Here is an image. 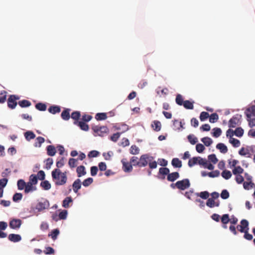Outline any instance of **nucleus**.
<instances>
[{
    "label": "nucleus",
    "instance_id": "obj_1",
    "mask_svg": "<svg viewBox=\"0 0 255 255\" xmlns=\"http://www.w3.org/2000/svg\"><path fill=\"white\" fill-rule=\"evenodd\" d=\"M51 176L55 184L61 186L65 184L67 181L66 172H62L59 169H54L51 173Z\"/></svg>",
    "mask_w": 255,
    "mask_h": 255
},
{
    "label": "nucleus",
    "instance_id": "obj_2",
    "mask_svg": "<svg viewBox=\"0 0 255 255\" xmlns=\"http://www.w3.org/2000/svg\"><path fill=\"white\" fill-rule=\"evenodd\" d=\"M92 129L96 133L95 136L99 135L101 136H104L109 131V129L105 126H95L92 127Z\"/></svg>",
    "mask_w": 255,
    "mask_h": 255
},
{
    "label": "nucleus",
    "instance_id": "obj_3",
    "mask_svg": "<svg viewBox=\"0 0 255 255\" xmlns=\"http://www.w3.org/2000/svg\"><path fill=\"white\" fill-rule=\"evenodd\" d=\"M49 201L46 199L42 198L36 205L35 208L39 212H41L45 209H48L49 208Z\"/></svg>",
    "mask_w": 255,
    "mask_h": 255
},
{
    "label": "nucleus",
    "instance_id": "obj_4",
    "mask_svg": "<svg viewBox=\"0 0 255 255\" xmlns=\"http://www.w3.org/2000/svg\"><path fill=\"white\" fill-rule=\"evenodd\" d=\"M151 159H153V157L147 154L142 155L139 160V167H145L148 164V162L151 161Z\"/></svg>",
    "mask_w": 255,
    "mask_h": 255
},
{
    "label": "nucleus",
    "instance_id": "obj_5",
    "mask_svg": "<svg viewBox=\"0 0 255 255\" xmlns=\"http://www.w3.org/2000/svg\"><path fill=\"white\" fill-rule=\"evenodd\" d=\"M176 185H177V189L181 190H184L190 187V183L188 179H184L182 180L177 181Z\"/></svg>",
    "mask_w": 255,
    "mask_h": 255
},
{
    "label": "nucleus",
    "instance_id": "obj_6",
    "mask_svg": "<svg viewBox=\"0 0 255 255\" xmlns=\"http://www.w3.org/2000/svg\"><path fill=\"white\" fill-rule=\"evenodd\" d=\"M240 225L237 226V229L241 233H245L246 230H249V223L246 219H243L240 222Z\"/></svg>",
    "mask_w": 255,
    "mask_h": 255
},
{
    "label": "nucleus",
    "instance_id": "obj_7",
    "mask_svg": "<svg viewBox=\"0 0 255 255\" xmlns=\"http://www.w3.org/2000/svg\"><path fill=\"white\" fill-rule=\"evenodd\" d=\"M241 118L242 116L238 114L233 117L229 121V127L230 128H235L240 123Z\"/></svg>",
    "mask_w": 255,
    "mask_h": 255
},
{
    "label": "nucleus",
    "instance_id": "obj_8",
    "mask_svg": "<svg viewBox=\"0 0 255 255\" xmlns=\"http://www.w3.org/2000/svg\"><path fill=\"white\" fill-rule=\"evenodd\" d=\"M19 98L16 97L15 95H10L7 100L8 107L11 109H14L17 105L16 101Z\"/></svg>",
    "mask_w": 255,
    "mask_h": 255
},
{
    "label": "nucleus",
    "instance_id": "obj_9",
    "mask_svg": "<svg viewBox=\"0 0 255 255\" xmlns=\"http://www.w3.org/2000/svg\"><path fill=\"white\" fill-rule=\"evenodd\" d=\"M22 222L20 219H13L9 222V226L12 229H19L21 225Z\"/></svg>",
    "mask_w": 255,
    "mask_h": 255
},
{
    "label": "nucleus",
    "instance_id": "obj_10",
    "mask_svg": "<svg viewBox=\"0 0 255 255\" xmlns=\"http://www.w3.org/2000/svg\"><path fill=\"white\" fill-rule=\"evenodd\" d=\"M245 113L247 118H255V106H252L247 109Z\"/></svg>",
    "mask_w": 255,
    "mask_h": 255
},
{
    "label": "nucleus",
    "instance_id": "obj_11",
    "mask_svg": "<svg viewBox=\"0 0 255 255\" xmlns=\"http://www.w3.org/2000/svg\"><path fill=\"white\" fill-rule=\"evenodd\" d=\"M81 181L80 179H77L74 181L72 184V188L74 193L77 194L80 189L81 188Z\"/></svg>",
    "mask_w": 255,
    "mask_h": 255
},
{
    "label": "nucleus",
    "instance_id": "obj_12",
    "mask_svg": "<svg viewBox=\"0 0 255 255\" xmlns=\"http://www.w3.org/2000/svg\"><path fill=\"white\" fill-rule=\"evenodd\" d=\"M34 185L32 184L31 182H27L26 183L25 188L24 190V192L26 194H27L30 192H32L36 190V188L35 186H33Z\"/></svg>",
    "mask_w": 255,
    "mask_h": 255
},
{
    "label": "nucleus",
    "instance_id": "obj_13",
    "mask_svg": "<svg viewBox=\"0 0 255 255\" xmlns=\"http://www.w3.org/2000/svg\"><path fill=\"white\" fill-rule=\"evenodd\" d=\"M8 239L11 242L16 243L19 242L21 240V237L18 234H10L8 235Z\"/></svg>",
    "mask_w": 255,
    "mask_h": 255
},
{
    "label": "nucleus",
    "instance_id": "obj_14",
    "mask_svg": "<svg viewBox=\"0 0 255 255\" xmlns=\"http://www.w3.org/2000/svg\"><path fill=\"white\" fill-rule=\"evenodd\" d=\"M179 177V174L177 172H172L171 173H169L167 175V179L171 182H173L178 179Z\"/></svg>",
    "mask_w": 255,
    "mask_h": 255
},
{
    "label": "nucleus",
    "instance_id": "obj_15",
    "mask_svg": "<svg viewBox=\"0 0 255 255\" xmlns=\"http://www.w3.org/2000/svg\"><path fill=\"white\" fill-rule=\"evenodd\" d=\"M47 154L48 155L53 156L55 155L56 150L54 146L52 145H48L46 147Z\"/></svg>",
    "mask_w": 255,
    "mask_h": 255
},
{
    "label": "nucleus",
    "instance_id": "obj_16",
    "mask_svg": "<svg viewBox=\"0 0 255 255\" xmlns=\"http://www.w3.org/2000/svg\"><path fill=\"white\" fill-rule=\"evenodd\" d=\"M76 171L78 177H80L86 174L85 167L83 165H80L77 168Z\"/></svg>",
    "mask_w": 255,
    "mask_h": 255
},
{
    "label": "nucleus",
    "instance_id": "obj_17",
    "mask_svg": "<svg viewBox=\"0 0 255 255\" xmlns=\"http://www.w3.org/2000/svg\"><path fill=\"white\" fill-rule=\"evenodd\" d=\"M122 162L123 163L124 170L125 172H130L132 171V166L130 162H126L123 160H122Z\"/></svg>",
    "mask_w": 255,
    "mask_h": 255
},
{
    "label": "nucleus",
    "instance_id": "obj_18",
    "mask_svg": "<svg viewBox=\"0 0 255 255\" xmlns=\"http://www.w3.org/2000/svg\"><path fill=\"white\" fill-rule=\"evenodd\" d=\"M73 200L71 196L65 198L62 202V206L65 208L69 207V204L72 203Z\"/></svg>",
    "mask_w": 255,
    "mask_h": 255
},
{
    "label": "nucleus",
    "instance_id": "obj_19",
    "mask_svg": "<svg viewBox=\"0 0 255 255\" xmlns=\"http://www.w3.org/2000/svg\"><path fill=\"white\" fill-rule=\"evenodd\" d=\"M216 148L220 150V152L223 153H226L228 151L227 147L223 143H219L217 144Z\"/></svg>",
    "mask_w": 255,
    "mask_h": 255
},
{
    "label": "nucleus",
    "instance_id": "obj_20",
    "mask_svg": "<svg viewBox=\"0 0 255 255\" xmlns=\"http://www.w3.org/2000/svg\"><path fill=\"white\" fill-rule=\"evenodd\" d=\"M70 110L69 109H67L64 110L61 113V118L63 120L65 121L68 120L70 118Z\"/></svg>",
    "mask_w": 255,
    "mask_h": 255
},
{
    "label": "nucleus",
    "instance_id": "obj_21",
    "mask_svg": "<svg viewBox=\"0 0 255 255\" xmlns=\"http://www.w3.org/2000/svg\"><path fill=\"white\" fill-rule=\"evenodd\" d=\"M60 110L61 109L60 107L58 106H52L48 109L49 112L52 114L59 113L60 112Z\"/></svg>",
    "mask_w": 255,
    "mask_h": 255
},
{
    "label": "nucleus",
    "instance_id": "obj_22",
    "mask_svg": "<svg viewBox=\"0 0 255 255\" xmlns=\"http://www.w3.org/2000/svg\"><path fill=\"white\" fill-rule=\"evenodd\" d=\"M24 136L27 140L30 141L35 137V135L32 131H27L24 133Z\"/></svg>",
    "mask_w": 255,
    "mask_h": 255
},
{
    "label": "nucleus",
    "instance_id": "obj_23",
    "mask_svg": "<svg viewBox=\"0 0 255 255\" xmlns=\"http://www.w3.org/2000/svg\"><path fill=\"white\" fill-rule=\"evenodd\" d=\"M171 164L174 167L180 168L182 166L181 161L177 158H174L172 160Z\"/></svg>",
    "mask_w": 255,
    "mask_h": 255
},
{
    "label": "nucleus",
    "instance_id": "obj_24",
    "mask_svg": "<svg viewBox=\"0 0 255 255\" xmlns=\"http://www.w3.org/2000/svg\"><path fill=\"white\" fill-rule=\"evenodd\" d=\"M95 118L97 121L105 120L107 118V114L105 113H97L95 116Z\"/></svg>",
    "mask_w": 255,
    "mask_h": 255
},
{
    "label": "nucleus",
    "instance_id": "obj_25",
    "mask_svg": "<svg viewBox=\"0 0 255 255\" xmlns=\"http://www.w3.org/2000/svg\"><path fill=\"white\" fill-rule=\"evenodd\" d=\"M132 166L139 167V160L136 156H132L130 160Z\"/></svg>",
    "mask_w": 255,
    "mask_h": 255
},
{
    "label": "nucleus",
    "instance_id": "obj_26",
    "mask_svg": "<svg viewBox=\"0 0 255 255\" xmlns=\"http://www.w3.org/2000/svg\"><path fill=\"white\" fill-rule=\"evenodd\" d=\"M18 105L21 107V108H26L29 107L31 103L30 101L26 100H23L21 101H19Z\"/></svg>",
    "mask_w": 255,
    "mask_h": 255
},
{
    "label": "nucleus",
    "instance_id": "obj_27",
    "mask_svg": "<svg viewBox=\"0 0 255 255\" xmlns=\"http://www.w3.org/2000/svg\"><path fill=\"white\" fill-rule=\"evenodd\" d=\"M229 141L235 147H238L240 146L241 142L238 139L231 137L230 138Z\"/></svg>",
    "mask_w": 255,
    "mask_h": 255
},
{
    "label": "nucleus",
    "instance_id": "obj_28",
    "mask_svg": "<svg viewBox=\"0 0 255 255\" xmlns=\"http://www.w3.org/2000/svg\"><path fill=\"white\" fill-rule=\"evenodd\" d=\"M183 106L186 109L192 110L194 108L193 102H191L189 100L185 101Z\"/></svg>",
    "mask_w": 255,
    "mask_h": 255
},
{
    "label": "nucleus",
    "instance_id": "obj_29",
    "mask_svg": "<svg viewBox=\"0 0 255 255\" xmlns=\"http://www.w3.org/2000/svg\"><path fill=\"white\" fill-rule=\"evenodd\" d=\"M232 172L234 175L241 174L243 173L244 169L240 166H237L234 167L232 170Z\"/></svg>",
    "mask_w": 255,
    "mask_h": 255
},
{
    "label": "nucleus",
    "instance_id": "obj_30",
    "mask_svg": "<svg viewBox=\"0 0 255 255\" xmlns=\"http://www.w3.org/2000/svg\"><path fill=\"white\" fill-rule=\"evenodd\" d=\"M152 127L154 130L158 131L161 129V123L158 121H154L152 124Z\"/></svg>",
    "mask_w": 255,
    "mask_h": 255
},
{
    "label": "nucleus",
    "instance_id": "obj_31",
    "mask_svg": "<svg viewBox=\"0 0 255 255\" xmlns=\"http://www.w3.org/2000/svg\"><path fill=\"white\" fill-rule=\"evenodd\" d=\"M41 186L43 189L48 190L51 188V184L47 180L42 181L40 183Z\"/></svg>",
    "mask_w": 255,
    "mask_h": 255
},
{
    "label": "nucleus",
    "instance_id": "obj_32",
    "mask_svg": "<svg viewBox=\"0 0 255 255\" xmlns=\"http://www.w3.org/2000/svg\"><path fill=\"white\" fill-rule=\"evenodd\" d=\"M17 185L19 190H25L26 182L23 179H19L17 181Z\"/></svg>",
    "mask_w": 255,
    "mask_h": 255
},
{
    "label": "nucleus",
    "instance_id": "obj_33",
    "mask_svg": "<svg viewBox=\"0 0 255 255\" xmlns=\"http://www.w3.org/2000/svg\"><path fill=\"white\" fill-rule=\"evenodd\" d=\"M59 233V230L58 229H56L52 231L50 234H49L48 236H50L53 240H55Z\"/></svg>",
    "mask_w": 255,
    "mask_h": 255
},
{
    "label": "nucleus",
    "instance_id": "obj_34",
    "mask_svg": "<svg viewBox=\"0 0 255 255\" xmlns=\"http://www.w3.org/2000/svg\"><path fill=\"white\" fill-rule=\"evenodd\" d=\"M130 153L133 155L138 154L139 153V149L136 145H132L130 148Z\"/></svg>",
    "mask_w": 255,
    "mask_h": 255
},
{
    "label": "nucleus",
    "instance_id": "obj_35",
    "mask_svg": "<svg viewBox=\"0 0 255 255\" xmlns=\"http://www.w3.org/2000/svg\"><path fill=\"white\" fill-rule=\"evenodd\" d=\"M201 141L207 146H210L213 143L212 139L209 137H204L202 138L201 139Z\"/></svg>",
    "mask_w": 255,
    "mask_h": 255
},
{
    "label": "nucleus",
    "instance_id": "obj_36",
    "mask_svg": "<svg viewBox=\"0 0 255 255\" xmlns=\"http://www.w3.org/2000/svg\"><path fill=\"white\" fill-rule=\"evenodd\" d=\"M221 175L226 180L230 179L232 176V173L231 171L228 170H224L222 172Z\"/></svg>",
    "mask_w": 255,
    "mask_h": 255
},
{
    "label": "nucleus",
    "instance_id": "obj_37",
    "mask_svg": "<svg viewBox=\"0 0 255 255\" xmlns=\"http://www.w3.org/2000/svg\"><path fill=\"white\" fill-rule=\"evenodd\" d=\"M196 195L197 196L200 197L203 199H207L209 197V193L206 191L196 193Z\"/></svg>",
    "mask_w": 255,
    "mask_h": 255
},
{
    "label": "nucleus",
    "instance_id": "obj_38",
    "mask_svg": "<svg viewBox=\"0 0 255 255\" xmlns=\"http://www.w3.org/2000/svg\"><path fill=\"white\" fill-rule=\"evenodd\" d=\"M175 101L177 104L179 106L183 105L184 103L183 98L180 94H177L176 97Z\"/></svg>",
    "mask_w": 255,
    "mask_h": 255
},
{
    "label": "nucleus",
    "instance_id": "obj_39",
    "mask_svg": "<svg viewBox=\"0 0 255 255\" xmlns=\"http://www.w3.org/2000/svg\"><path fill=\"white\" fill-rule=\"evenodd\" d=\"M45 141V139L41 136H38L36 139V142H35V146L40 147L41 144Z\"/></svg>",
    "mask_w": 255,
    "mask_h": 255
},
{
    "label": "nucleus",
    "instance_id": "obj_40",
    "mask_svg": "<svg viewBox=\"0 0 255 255\" xmlns=\"http://www.w3.org/2000/svg\"><path fill=\"white\" fill-rule=\"evenodd\" d=\"M187 138L190 143L193 145L196 143L198 141L197 138L192 134H190L188 135Z\"/></svg>",
    "mask_w": 255,
    "mask_h": 255
},
{
    "label": "nucleus",
    "instance_id": "obj_41",
    "mask_svg": "<svg viewBox=\"0 0 255 255\" xmlns=\"http://www.w3.org/2000/svg\"><path fill=\"white\" fill-rule=\"evenodd\" d=\"M219 117L217 114L213 113L209 116V121L211 123H214L217 121Z\"/></svg>",
    "mask_w": 255,
    "mask_h": 255
},
{
    "label": "nucleus",
    "instance_id": "obj_42",
    "mask_svg": "<svg viewBox=\"0 0 255 255\" xmlns=\"http://www.w3.org/2000/svg\"><path fill=\"white\" fill-rule=\"evenodd\" d=\"M78 124L81 129L84 131H88L89 130V126L85 122L80 121L78 123Z\"/></svg>",
    "mask_w": 255,
    "mask_h": 255
},
{
    "label": "nucleus",
    "instance_id": "obj_43",
    "mask_svg": "<svg viewBox=\"0 0 255 255\" xmlns=\"http://www.w3.org/2000/svg\"><path fill=\"white\" fill-rule=\"evenodd\" d=\"M197 164H198V157H194L190 159L188 162L189 167H192Z\"/></svg>",
    "mask_w": 255,
    "mask_h": 255
},
{
    "label": "nucleus",
    "instance_id": "obj_44",
    "mask_svg": "<svg viewBox=\"0 0 255 255\" xmlns=\"http://www.w3.org/2000/svg\"><path fill=\"white\" fill-rule=\"evenodd\" d=\"M35 108L41 111H44L46 110V105L42 103H39L36 104Z\"/></svg>",
    "mask_w": 255,
    "mask_h": 255
},
{
    "label": "nucleus",
    "instance_id": "obj_45",
    "mask_svg": "<svg viewBox=\"0 0 255 255\" xmlns=\"http://www.w3.org/2000/svg\"><path fill=\"white\" fill-rule=\"evenodd\" d=\"M213 136L215 137H218L222 133V130L221 128H215L213 129Z\"/></svg>",
    "mask_w": 255,
    "mask_h": 255
},
{
    "label": "nucleus",
    "instance_id": "obj_46",
    "mask_svg": "<svg viewBox=\"0 0 255 255\" xmlns=\"http://www.w3.org/2000/svg\"><path fill=\"white\" fill-rule=\"evenodd\" d=\"M234 133L238 137H241L244 134V130L242 128H237L234 131Z\"/></svg>",
    "mask_w": 255,
    "mask_h": 255
},
{
    "label": "nucleus",
    "instance_id": "obj_47",
    "mask_svg": "<svg viewBox=\"0 0 255 255\" xmlns=\"http://www.w3.org/2000/svg\"><path fill=\"white\" fill-rule=\"evenodd\" d=\"M93 182V179L91 177H89L86 179H85L83 182L82 184L85 187H88L90 185H91Z\"/></svg>",
    "mask_w": 255,
    "mask_h": 255
},
{
    "label": "nucleus",
    "instance_id": "obj_48",
    "mask_svg": "<svg viewBox=\"0 0 255 255\" xmlns=\"http://www.w3.org/2000/svg\"><path fill=\"white\" fill-rule=\"evenodd\" d=\"M254 183L252 181L244 182L243 183L244 188L246 190H249L250 189L253 187Z\"/></svg>",
    "mask_w": 255,
    "mask_h": 255
},
{
    "label": "nucleus",
    "instance_id": "obj_49",
    "mask_svg": "<svg viewBox=\"0 0 255 255\" xmlns=\"http://www.w3.org/2000/svg\"><path fill=\"white\" fill-rule=\"evenodd\" d=\"M239 154L242 156H246L247 155L250 154L249 150L247 148L242 147L239 151Z\"/></svg>",
    "mask_w": 255,
    "mask_h": 255
},
{
    "label": "nucleus",
    "instance_id": "obj_50",
    "mask_svg": "<svg viewBox=\"0 0 255 255\" xmlns=\"http://www.w3.org/2000/svg\"><path fill=\"white\" fill-rule=\"evenodd\" d=\"M22 198V194L20 193H16L14 194L12 197V200L14 202H17L21 200Z\"/></svg>",
    "mask_w": 255,
    "mask_h": 255
},
{
    "label": "nucleus",
    "instance_id": "obj_51",
    "mask_svg": "<svg viewBox=\"0 0 255 255\" xmlns=\"http://www.w3.org/2000/svg\"><path fill=\"white\" fill-rule=\"evenodd\" d=\"M29 182H31L33 185L37 183V177L34 174H31L29 177Z\"/></svg>",
    "mask_w": 255,
    "mask_h": 255
},
{
    "label": "nucleus",
    "instance_id": "obj_52",
    "mask_svg": "<svg viewBox=\"0 0 255 255\" xmlns=\"http://www.w3.org/2000/svg\"><path fill=\"white\" fill-rule=\"evenodd\" d=\"M208 118H209V114L208 113L206 112H202L201 113L200 115V119L201 121H204Z\"/></svg>",
    "mask_w": 255,
    "mask_h": 255
},
{
    "label": "nucleus",
    "instance_id": "obj_53",
    "mask_svg": "<svg viewBox=\"0 0 255 255\" xmlns=\"http://www.w3.org/2000/svg\"><path fill=\"white\" fill-rule=\"evenodd\" d=\"M77 159L75 158H70L68 162V164L71 168H74L77 166Z\"/></svg>",
    "mask_w": 255,
    "mask_h": 255
},
{
    "label": "nucleus",
    "instance_id": "obj_54",
    "mask_svg": "<svg viewBox=\"0 0 255 255\" xmlns=\"http://www.w3.org/2000/svg\"><path fill=\"white\" fill-rule=\"evenodd\" d=\"M230 221L229 216L228 214H224L221 218V222L223 224H227Z\"/></svg>",
    "mask_w": 255,
    "mask_h": 255
},
{
    "label": "nucleus",
    "instance_id": "obj_55",
    "mask_svg": "<svg viewBox=\"0 0 255 255\" xmlns=\"http://www.w3.org/2000/svg\"><path fill=\"white\" fill-rule=\"evenodd\" d=\"M169 169L166 167H161L159 168V173L162 175H168L169 174Z\"/></svg>",
    "mask_w": 255,
    "mask_h": 255
},
{
    "label": "nucleus",
    "instance_id": "obj_56",
    "mask_svg": "<svg viewBox=\"0 0 255 255\" xmlns=\"http://www.w3.org/2000/svg\"><path fill=\"white\" fill-rule=\"evenodd\" d=\"M215 202L213 198H209L208 199L206 205L210 208H213L215 207Z\"/></svg>",
    "mask_w": 255,
    "mask_h": 255
},
{
    "label": "nucleus",
    "instance_id": "obj_57",
    "mask_svg": "<svg viewBox=\"0 0 255 255\" xmlns=\"http://www.w3.org/2000/svg\"><path fill=\"white\" fill-rule=\"evenodd\" d=\"M208 159L210 162L214 164H216L218 162V159L214 154H210L208 156Z\"/></svg>",
    "mask_w": 255,
    "mask_h": 255
},
{
    "label": "nucleus",
    "instance_id": "obj_58",
    "mask_svg": "<svg viewBox=\"0 0 255 255\" xmlns=\"http://www.w3.org/2000/svg\"><path fill=\"white\" fill-rule=\"evenodd\" d=\"M205 148L204 146L201 143H198L196 146V149L197 151L199 153H202L204 150Z\"/></svg>",
    "mask_w": 255,
    "mask_h": 255
},
{
    "label": "nucleus",
    "instance_id": "obj_59",
    "mask_svg": "<svg viewBox=\"0 0 255 255\" xmlns=\"http://www.w3.org/2000/svg\"><path fill=\"white\" fill-rule=\"evenodd\" d=\"M81 114L78 111H75L72 113L71 114V118L73 120L77 121L80 117Z\"/></svg>",
    "mask_w": 255,
    "mask_h": 255
},
{
    "label": "nucleus",
    "instance_id": "obj_60",
    "mask_svg": "<svg viewBox=\"0 0 255 255\" xmlns=\"http://www.w3.org/2000/svg\"><path fill=\"white\" fill-rule=\"evenodd\" d=\"M67 211L66 210H63L59 214V219L60 220H64L67 218Z\"/></svg>",
    "mask_w": 255,
    "mask_h": 255
},
{
    "label": "nucleus",
    "instance_id": "obj_61",
    "mask_svg": "<svg viewBox=\"0 0 255 255\" xmlns=\"http://www.w3.org/2000/svg\"><path fill=\"white\" fill-rule=\"evenodd\" d=\"M53 160L51 158H48L46 160V168L49 169L51 165L53 164Z\"/></svg>",
    "mask_w": 255,
    "mask_h": 255
},
{
    "label": "nucleus",
    "instance_id": "obj_62",
    "mask_svg": "<svg viewBox=\"0 0 255 255\" xmlns=\"http://www.w3.org/2000/svg\"><path fill=\"white\" fill-rule=\"evenodd\" d=\"M221 197L223 199H227L229 197V192L226 190H223L221 194Z\"/></svg>",
    "mask_w": 255,
    "mask_h": 255
},
{
    "label": "nucleus",
    "instance_id": "obj_63",
    "mask_svg": "<svg viewBox=\"0 0 255 255\" xmlns=\"http://www.w3.org/2000/svg\"><path fill=\"white\" fill-rule=\"evenodd\" d=\"M220 172L218 170H215L210 172L208 173V175L210 177H216L219 176Z\"/></svg>",
    "mask_w": 255,
    "mask_h": 255
},
{
    "label": "nucleus",
    "instance_id": "obj_64",
    "mask_svg": "<svg viewBox=\"0 0 255 255\" xmlns=\"http://www.w3.org/2000/svg\"><path fill=\"white\" fill-rule=\"evenodd\" d=\"M121 133L120 132H117L113 134L110 137V139L114 142H116L120 136Z\"/></svg>",
    "mask_w": 255,
    "mask_h": 255
}]
</instances>
